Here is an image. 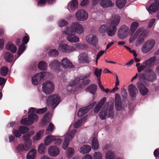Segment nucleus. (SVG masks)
I'll list each match as a JSON object with an SVG mask.
<instances>
[{"label": "nucleus", "instance_id": "36", "mask_svg": "<svg viewBox=\"0 0 159 159\" xmlns=\"http://www.w3.org/2000/svg\"><path fill=\"white\" fill-rule=\"evenodd\" d=\"M91 149V148L90 146L84 145L80 147V151L81 153L83 154H84L89 152Z\"/></svg>", "mask_w": 159, "mask_h": 159}, {"label": "nucleus", "instance_id": "18", "mask_svg": "<svg viewBox=\"0 0 159 159\" xmlns=\"http://www.w3.org/2000/svg\"><path fill=\"white\" fill-rule=\"evenodd\" d=\"M59 66V62L58 60H55L52 61L49 63V66L52 70L59 75V73L62 72L60 69L57 68Z\"/></svg>", "mask_w": 159, "mask_h": 159}, {"label": "nucleus", "instance_id": "47", "mask_svg": "<svg viewBox=\"0 0 159 159\" xmlns=\"http://www.w3.org/2000/svg\"><path fill=\"white\" fill-rule=\"evenodd\" d=\"M68 23L66 20H63L61 19L58 21L57 25L59 27H62L67 25Z\"/></svg>", "mask_w": 159, "mask_h": 159}, {"label": "nucleus", "instance_id": "12", "mask_svg": "<svg viewBox=\"0 0 159 159\" xmlns=\"http://www.w3.org/2000/svg\"><path fill=\"white\" fill-rule=\"evenodd\" d=\"M38 119V117L35 114H30L28 116V118L23 119L20 121L21 124L25 125H29L32 124L33 123L36 121Z\"/></svg>", "mask_w": 159, "mask_h": 159}, {"label": "nucleus", "instance_id": "33", "mask_svg": "<svg viewBox=\"0 0 159 159\" xmlns=\"http://www.w3.org/2000/svg\"><path fill=\"white\" fill-rule=\"evenodd\" d=\"M106 98L105 97L103 98L101 100L99 103L97 104L94 110V113H97L99 111L101 108L106 101Z\"/></svg>", "mask_w": 159, "mask_h": 159}, {"label": "nucleus", "instance_id": "34", "mask_svg": "<svg viewBox=\"0 0 159 159\" xmlns=\"http://www.w3.org/2000/svg\"><path fill=\"white\" fill-rule=\"evenodd\" d=\"M91 146L93 149L97 150L99 148V143L98 139L96 137L93 138L92 140Z\"/></svg>", "mask_w": 159, "mask_h": 159}, {"label": "nucleus", "instance_id": "14", "mask_svg": "<svg viewBox=\"0 0 159 159\" xmlns=\"http://www.w3.org/2000/svg\"><path fill=\"white\" fill-rule=\"evenodd\" d=\"M54 86L53 83L50 81H47L44 82L42 86V89L43 92L46 94H49L52 93L54 89Z\"/></svg>", "mask_w": 159, "mask_h": 159}, {"label": "nucleus", "instance_id": "54", "mask_svg": "<svg viewBox=\"0 0 159 159\" xmlns=\"http://www.w3.org/2000/svg\"><path fill=\"white\" fill-rule=\"evenodd\" d=\"M19 130L21 133L22 134H24L29 131V129L27 127L23 126H20L19 128Z\"/></svg>", "mask_w": 159, "mask_h": 159}, {"label": "nucleus", "instance_id": "60", "mask_svg": "<svg viewBox=\"0 0 159 159\" xmlns=\"http://www.w3.org/2000/svg\"><path fill=\"white\" fill-rule=\"evenodd\" d=\"M31 136L29 134H25L23 136V139L25 141V142H29V141L30 140H31L30 138Z\"/></svg>", "mask_w": 159, "mask_h": 159}, {"label": "nucleus", "instance_id": "46", "mask_svg": "<svg viewBox=\"0 0 159 159\" xmlns=\"http://www.w3.org/2000/svg\"><path fill=\"white\" fill-rule=\"evenodd\" d=\"M13 55L10 52H6L5 56V59L7 62H10L12 61L13 58Z\"/></svg>", "mask_w": 159, "mask_h": 159}, {"label": "nucleus", "instance_id": "20", "mask_svg": "<svg viewBox=\"0 0 159 159\" xmlns=\"http://www.w3.org/2000/svg\"><path fill=\"white\" fill-rule=\"evenodd\" d=\"M86 41L88 44L95 46L98 43V39L95 35L90 34L86 36Z\"/></svg>", "mask_w": 159, "mask_h": 159}, {"label": "nucleus", "instance_id": "61", "mask_svg": "<svg viewBox=\"0 0 159 159\" xmlns=\"http://www.w3.org/2000/svg\"><path fill=\"white\" fill-rule=\"evenodd\" d=\"M89 2V0H83L80 3L82 7H84L87 5Z\"/></svg>", "mask_w": 159, "mask_h": 159}, {"label": "nucleus", "instance_id": "7", "mask_svg": "<svg viewBox=\"0 0 159 159\" xmlns=\"http://www.w3.org/2000/svg\"><path fill=\"white\" fill-rule=\"evenodd\" d=\"M156 74L153 70H150L148 72V76L145 77L144 74H140L139 76V79L140 81L145 82L146 81L152 82L156 80Z\"/></svg>", "mask_w": 159, "mask_h": 159}, {"label": "nucleus", "instance_id": "4", "mask_svg": "<svg viewBox=\"0 0 159 159\" xmlns=\"http://www.w3.org/2000/svg\"><path fill=\"white\" fill-rule=\"evenodd\" d=\"M72 125H70L67 133L64 135V139L62 148L66 149L68 146L69 141L71 140L75 136L76 130L72 129Z\"/></svg>", "mask_w": 159, "mask_h": 159}, {"label": "nucleus", "instance_id": "26", "mask_svg": "<svg viewBox=\"0 0 159 159\" xmlns=\"http://www.w3.org/2000/svg\"><path fill=\"white\" fill-rule=\"evenodd\" d=\"M96 104L95 102H93V103L89 105L88 107H86L80 108L78 112V116L79 117H81L85 114H86L88 111V110L92 106H93Z\"/></svg>", "mask_w": 159, "mask_h": 159}, {"label": "nucleus", "instance_id": "27", "mask_svg": "<svg viewBox=\"0 0 159 159\" xmlns=\"http://www.w3.org/2000/svg\"><path fill=\"white\" fill-rule=\"evenodd\" d=\"M146 9L150 13L154 12L159 9V2L157 1L151 4L148 8Z\"/></svg>", "mask_w": 159, "mask_h": 159}, {"label": "nucleus", "instance_id": "41", "mask_svg": "<svg viewBox=\"0 0 159 159\" xmlns=\"http://www.w3.org/2000/svg\"><path fill=\"white\" fill-rule=\"evenodd\" d=\"M37 151L35 149H32L27 155V159H34L36 155Z\"/></svg>", "mask_w": 159, "mask_h": 159}, {"label": "nucleus", "instance_id": "3", "mask_svg": "<svg viewBox=\"0 0 159 159\" xmlns=\"http://www.w3.org/2000/svg\"><path fill=\"white\" fill-rule=\"evenodd\" d=\"M113 105L108 106L106 104L101 109L99 113V116L102 120L105 119L107 116L112 119L114 117L113 112Z\"/></svg>", "mask_w": 159, "mask_h": 159}, {"label": "nucleus", "instance_id": "45", "mask_svg": "<svg viewBox=\"0 0 159 159\" xmlns=\"http://www.w3.org/2000/svg\"><path fill=\"white\" fill-rule=\"evenodd\" d=\"M8 72V69L6 66L1 67L0 70V74L3 76H6Z\"/></svg>", "mask_w": 159, "mask_h": 159}, {"label": "nucleus", "instance_id": "53", "mask_svg": "<svg viewBox=\"0 0 159 159\" xmlns=\"http://www.w3.org/2000/svg\"><path fill=\"white\" fill-rule=\"evenodd\" d=\"M147 67H148V66L145 61L139 66V67H138V72H141Z\"/></svg>", "mask_w": 159, "mask_h": 159}, {"label": "nucleus", "instance_id": "28", "mask_svg": "<svg viewBox=\"0 0 159 159\" xmlns=\"http://www.w3.org/2000/svg\"><path fill=\"white\" fill-rule=\"evenodd\" d=\"M114 5L111 0H102L100 2V6L103 8L112 7Z\"/></svg>", "mask_w": 159, "mask_h": 159}, {"label": "nucleus", "instance_id": "31", "mask_svg": "<svg viewBox=\"0 0 159 159\" xmlns=\"http://www.w3.org/2000/svg\"><path fill=\"white\" fill-rule=\"evenodd\" d=\"M78 4L77 0H72L68 4V9L70 8L72 11L75 10L77 8Z\"/></svg>", "mask_w": 159, "mask_h": 159}, {"label": "nucleus", "instance_id": "2", "mask_svg": "<svg viewBox=\"0 0 159 159\" xmlns=\"http://www.w3.org/2000/svg\"><path fill=\"white\" fill-rule=\"evenodd\" d=\"M147 34L148 33L144 30L143 28H139L134 34L131 36L129 40V42L130 43H133L136 39H138L136 45L138 46L143 41Z\"/></svg>", "mask_w": 159, "mask_h": 159}, {"label": "nucleus", "instance_id": "21", "mask_svg": "<svg viewBox=\"0 0 159 159\" xmlns=\"http://www.w3.org/2000/svg\"><path fill=\"white\" fill-rule=\"evenodd\" d=\"M47 67V65L44 61H40V80L41 79L46 78L48 75L49 73L45 71Z\"/></svg>", "mask_w": 159, "mask_h": 159}, {"label": "nucleus", "instance_id": "1", "mask_svg": "<svg viewBox=\"0 0 159 159\" xmlns=\"http://www.w3.org/2000/svg\"><path fill=\"white\" fill-rule=\"evenodd\" d=\"M120 20V17L119 15H112L106 24L101 25L99 27V32L103 35L107 34L109 36H113L116 33L117 30V26L119 24Z\"/></svg>", "mask_w": 159, "mask_h": 159}, {"label": "nucleus", "instance_id": "32", "mask_svg": "<svg viewBox=\"0 0 159 159\" xmlns=\"http://www.w3.org/2000/svg\"><path fill=\"white\" fill-rule=\"evenodd\" d=\"M55 140V136L53 135H48L44 139V144L48 145Z\"/></svg>", "mask_w": 159, "mask_h": 159}, {"label": "nucleus", "instance_id": "55", "mask_svg": "<svg viewBox=\"0 0 159 159\" xmlns=\"http://www.w3.org/2000/svg\"><path fill=\"white\" fill-rule=\"evenodd\" d=\"M74 47L76 49L77 48L79 49H84L85 47V45L84 44L78 43L75 44Z\"/></svg>", "mask_w": 159, "mask_h": 159}, {"label": "nucleus", "instance_id": "16", "mask_svg": "<svg viewBox=\"0 0 159 159\" xmlns=\"http://www.w3.org/2000/svg\"><path fill=\"white\" fill-rule=\"evenodd\" d=\"M115 107L117 111H122L124 110L126 105L121 102L120 96L118 93H116L115 97Z\"/></svg>", "mask_w": 159, "mask_h": 159}, {"label": "nucleus", "instance_id": "15", "mask_svg": "<svg viewBox=\"0 0 159 159\" xmlns=\"http://www.w3.org/2000/svg\"><path fill=\"white\" fill-rule=\"evenodd\" d=\"M155 43V41L153 39L147 41L142 47L141 50L142 52L146 53L149 52L154 47Z\"/></svg>", "mask_w": 159, "mask_h": 159}, {"label": "nucleus", "instance_id": "19", "mask_svg": "<svg viewBox=\"0 0 159 159\" xmlns=\"http://www.w3.org/2000/svg\"><path fill=\"white\" fill-rule=\"evenodd\" d=\"M60 66H61L62 67L65 69L73 68L74 66L72 64L71 62L67 58L65 57L63 58L59 62Z\"/></svg>", "mask_w": 159, "mask_h": 159}, {"label": "nucleus", "instance_id": "42", "mask_svg": "<svg viewBox=\"0 0 159 159\" xmlns=\"http://www.w3.org/2000/svg\"><path fill=\"white\" fill-rule=\"evenodd\" d=\"M116 5L119 8H122L125 5L126 3V0H116Z\"/></svg>", "mask_w": 159, "mask_h": 159}, {"label": "nucleus", "instance_id": "9", "mask_svg": "<svg viewBox=\"0 0 159 159\" xmlns=\"http://www.w3.org/2000/svg\"><path fill=\"white\" fill-rule=\"evenodd\" d=\"M93 56H89L88 54L85 52H82L80 53L78 56V60L80 63H88L90 62L93 58H94L95 54H93L91 52Z\"/></svg>", "mask_w": 159, "mask_h": 159}, {"label": "nucleus", "instance_id": "35", "mask_svg": "<svg viewBox=\"0 0 159 159\" xmlns=\"http://www.w3.org/2000/svg\"><path fill=\"white\" fill-rule=\"evenodd\" d=\"M6 48L7 50L11 51L13 53L16 52L17 50L16 46L10 42L7 44Z\"/></svg>", "mask_w": 159, "mask_h": 159}, {"label": "nucleus", "instance_id": "48", "mask_svg": "<svg viewBox=\"0 0 159 159\" xmlns=\"http://www.w3.org/2000/svg\"><path fill=\"white\" fill-rule=\"evenodd\" d=\"M139 25V23L136 22L132 23L130 26V30L132 32H134Z\"/></svg>", "mask_w": 159, "mask_h": 159}, {"label": "nucleus", "instance_id": "49", "mask_svg": "<svg viewBox=\"0 0 159 159\" xmlns=\"http://www.w3.org/2000/svg\"><path fill=\"white\" fill-rule=\"evenodd\" d=\"M102 73V70L98 69V68H96L95 69L94 74L97 78V80H100V76Z\"/></svg>", "mask_w": 159, "mask_h": 159}, {"label": "nucleus", "instance_id": "11", "mask_svg": "<svg viewBox=\"0 0 159 159\" xmlns=\"http://www.w3.org/2000/svg\"><path fill=\"white\" fill-rule=\"evenodd\" d=\"M58 50L64 53H70L76 51L74 47L66 43H60L57 48Z\"/></svg>", "mask_w": 159, "mask_h": 159}, {"label": "nucleus", "instance_id": "52", "mask_svg": "<svg viewBox=\"0 0 159 159\" xmlns=\"http://www.w3.org/2000/svg\"><path fill=\"white\" fill-rule=\"evenodd\" d=\"M93 159H102V155L99 152H96L93 154Z\"/></svg>", "mask_w": 159, "mask_h": 159}, {"label": "nucleus", "instance_id": "6", "mask_svg": "<svg viewBox=\"0 0 159 159\" xmlns=\"http://www.w3.org/2000/svg\"><path fill=\"white\" fill-rule=\"evenodd\" d=\"M66 28L70 30L73 33L78 34H82L84 31L83 26L78 22H73L70 24V26Z\"/></svg>", "mask_w": 159, "mask_h": 159}, {"label": "nucleus", "instance_id": "8", "mask_svg": "<svg viewBox=\"0 0 159 159\" xmlns=\"http://www.w3.org/2000/svg\"><path fill=\"white\" fill-rule=\"evenodd\" d=\"M91 74L90 72H88L84 75L81 76L80 78H76L74 80H71L69 83L67 87V90L69 91H74L73 90L72 86L78 83L80 80H83L89 78Z\"/></svg>", "mask_w": 159, "mask_h": 159}, {"label": "nucleus", "instance_id": "25", "mask_svg": "<svg viewBox=\"0 0 159 159\" xmlns=\"http://www.w3.org/2000/svg\"><path fill=\"white\" fill-rule=\"evenodd\" d=\"M137 86L142 95H146L148 93L149 89L142 83L140 82H138L137 83Z\"/></svg>", "mask_w": 159, "mask_h": 159}, {"label": "nucleus", "instance_id": "22", "mask_svg": "<svg viewBox=\"0 0 159 159\" xmlns=\"http://www.w3.org/2000/svg\"><path fill=\"white\" fill-rule=\"evenodd\" d=\"M29 40V38L27 36H25L22 40V44L20 46L17 53L18 57L26 49L25 44L27 43Z\"/></svg>", "mask_w": 159, "mask_h": 159}, {"label": "nucleus", "instance_id": "58", "mask_svg": "<svg viewBox=\"0 0 159 159\" xmlns=\"http://www.w3.org/2000/svg\"><path fill=\"white\" fill-rule=\"evenodd\" d=\"M47 1L50 4H52L55 2V0H40V5L46 4Z\"/></svg>", "mask_w": 159, "mask_h": 159}, {"label": "nucleus", "instance_id": "13", "mask_svg": "<svg viewBox=\"0 0 159 159\" xmlns=\"http://www.w3.org/2000/svg\"><path fill=\"white\" fill-rule=\"evenodd\" d=\"M75 16L78 21H85L87 20L88 18V13L85 10L81 9L78 10L76 12Z\"/></svg>", "mask_w": 159, "mask_h": 159}, {"label": "nucleus", "instance_id": "62", "mask_svg": "<svg viewBox=\"0 0 159 159\" xmlns=\"http://www.w3.org/2000/svg\"><path fill=\"white\" fill-rule=\"evenodd\" d=\"M105 51H100L98 54L97 55V57L96 59V62L97 63V61L99 58L100 57H101L104 53Z\"/></svg>", "mask_w": 159, "mask_h": 159}, {"label": "nucleus", "instance_id": "51", "mask_svg": "<svg viewBox=\"0 0 159 159\" xmlns=\"http://www.w3.org/2000/svg\"><path fill=\"white\" fill-rule=\"evenodd\" d=\"M58 51L55 49H51L48 53L49 55L51 56H57L58 55Z\"/></svg>", "mask_w": 159, "mask_h": 159}, {"label": "nucleus", "instance_id": "29", "mask_svg": "<svg viewBox=\"0 0 159 159\" xmlns=\"http://www.w3.org/2000/svg\"><path fill=\"white\" fill-rule=\"evenodd\" d=\"M128 89L130 95L133 97H135L138 93L137 89L135 86L133 84H130L129 86Z\"/></svg>", "mask_w": 159, "mask_h": 159}, {"label": "nucleus", "instance_id": "64", "mask_svg": "<svg viewBox=\"0 0 159 159\" xmlns=\"http://www.w3.org/2000/svg\"><path fill=\"white\" fill-rule=\"evenodd\" d=\"M6 80L3 78L2 77H0V85H3V86L4 85Z\"/></svg>", "mask_w": 159, "mask_h": 159}, {"label": "nucleus", "instance_id": "59", "mask_svg": "<svg viewBox=\"0 0 159 159\" xmlns=\"http://www.w3.org/2000/svg\"><path fill=\"white\" fill-rule=\"evenodd\" d=\"M57 137L56 136H55V140H54L55 144L57 145H60L61 144L62 140L60 138L57 139Z\"/></svg>", "mask_w": 159, "mask_h": 159}, {"label": "nucleus", "instance_id": "43", "mask_svg": "<svg viewBox=\"0 0 159 159\" xmlns=\"http://www.w3.org/2000/svg\"><path fill=\"white\" fill-rule=\"evenodd\" d=\"M39 74V73L36 74L35 76L32 78V82L33 84L34 85H37L38 84L40 80Z\"/></svg>", "mask_w": 159, "mask_h": 159}, {"label": "nucleus", "instance_id": "5", "mask_svg": "<svg viewBox=\"0 0 159 159\" xmlns=\"http://www.w3.org/2000/svg\"><path fill=\"white\" fill-rule=\"evenodd\" d=\"M63 34L66 35V39L67 41L71 43L78 42L80 38L75 34V33L66 28H65L63 32Z\"/></svg>", "mask_w": 159, "mask_h": 159}, {"label": "nucleus", "instance_id": "23", "mask_svg": "<svg viewBox=\"0 0 159 159\" xmlns=\"http://www.w3.org/2000/svg\"><path fill=\"white\" fill-rule=\"evenodd\" d=\"M32 140H30L29 142H25L24 145L19 144L16 147V149L18 151H27L31 147L32 144Z\"/></svg>", "mask_w": 159, "mask_h": 159}, {"label": "nucleus", "instance_id": "24", "mask_svg": "<svg viewBox=\"0 0 159 159\" xmlns=\"http://www.w3.org/2000/svg\"><path fill=\"white\" fill-rule=\"evenodd\" d=\"M60 150L59 148L55 146H50L48 150V152L49 155L52 157H55L58 155L60 153Z\"/></svg>", "mask_w": 159, "mask_h": 159}, {"label": "nucleus", "instance_id": "56", "mask_svg": "<svg viewBox=\"0 0 159 159\" xmlns=\"http://www.w3.org/2000/svg\"><path fill=\"white\" fill-rule=\"evenodd\" d=\"M40 109L37 110L35 108L31 107L29 109L28 112L30 114H35L36 113H39Z\"/></svg>", "mask_w": 159, "mask_h": 159}, {"label": "nucleus", "instance_id": "40", "mask_svg": "<svg viewBox=\"0 0 159 159\" xmlns=\"http://www.w3.org/2000/svg\"><path fill=\"white\" fill-rule=\"evenodd\" d=\"M87 119V117L85 116L82 118L80 120H79L75 122L73 124L74 127L75 128H77L81 126V125L85 122Z\"/></svg>", "mask_w": 159, "mask_h": 159}, {"label": "nucleus", "instance_id": "38", "mask_svg": "<svg viewBox=\"0 0 159 159\" xmlns=\"http://www.w3.org/2000/svg\"><path fill=\"white\" fill-rule=\"evenodd\" d=\"M115 154L114 152L111 150H108L107 151L105 155L106 159H115Z\"/></svg>", "mask_w": 159, "mask_h": 159}, {"label": "nucleus", "instance_id": "57", "mask_svg": "<svg viewBox=\"0 0 159 159\" xmlns=\"http://www.w3.org/2000/svg\"><path fill=\"white\" fill-rule=\"evenodd\" d=\"M12 133L14 136L16 137H19L21 136V133L19 130L14 129Z\"/></svg>", "mask_w": 159, "mask_h": 159}, {"label": "nucleus", "instance_id": "63", "mask_svg": "<svg viewBox=\"0 0 159 159\" xmlns=\"http://www.w3.org/2000/svg\"><path fill=\"white\" fill-rule=\"evenodd\" d=\"M155 20L154 19H151L150 21L149 22L148 27L149 28H151L155 23Z\"/></svg>", "mask_w": 159, "mask_h": 159}, {"label": "nucleus", "instance_id": "17", "mask_svg": "<svg viewBox=\"0 0 159 159\" xmlns=\"http://www.w3.org/2000/svg\"><path fill=\"white\" fill-rule=\"evenodd\" d=\"M129 27L126 25L122 26L118 31V35L121 39H123L126 38L129 35Z\"/></svg>", "mask_w": 159, "mask_h": 159}, {"label": "nucleus", "instance_id": "30", "mask_svg": "<svg viewBox=\"0 0 159 159\" xmlns=\"http://www.w3.org/2000/svg\"><path fill=\"white\" fill-rule=\"evenodd\" d=\"M51 116L52 115L50 113L45 114L41 121L42 125H47L50 122Z\"/></svg>", "mask_w": 159, "mask_h": 159}, {"label": "nucleus", "instance_id": "10", "mask_svg": "<svg viewBox=\"0 0 159 159\" xmlns=\"http://www.w3.org/2000/svg\"><path fill=\"white\" fill-rule=\"evenodd\" d=\"M60 102V97L57 94L49 96L47 100V105L48 106H51L54 108Z\"/></svg>", "mask_w": 159, "mask_h": 159}, {"label": "nucleus", "instance_id": "37", "mask_svg": "<svg viewBox=\"0 0 159 159\" xmlns=\"http://www.w3.org/2000/svg\"><path fill=\"white\" fill-rule=\"evenodd\" d=\"M97 86L95 84L90 85L86 89V91L92 94H94L97 89Z\"/></svg>", "mask_w": 159, "mask_h": 159}, {"label": "nucleus", "instance_id": "39", "mask_svg": "<svg viewBox=\"0 0 159 159\" xmlns=\"http://www.w3.org/2000/svg\"><path fill=\"white\" fill-rule=\"evenodd\" d=\"M156 57L155 56H153L145 61L148 66V67H151L154 66V62L156 61Z\"/></svg>", "mask_w": 159, "mask_h": 159}, {"label": "nucleus", "instance_id": "50", "mask_svg": "<svg viewBox=\"0 0 159 159\" xmlns=\"http://www.w3.org/2000/svg\"><path fill=\"white\" fill-rule=\"evenodd\" d=\"M75 152V150L73 148H68L66 152V155L68 157H70L73 155Z\"/></svg>", "mask_w": 159, "mask_h": 159}, {"label": "nucleus", "instance_id": "44", "mask_svg": "<svg viewBox=\"0 0 159 159\" xmlns=\"http://www.w3.org/2000/svg\"><path fill=\"white\" fill-rule=\"evenodd\" d=\"M55 129V127L54 125L52 123H50L47 129L46 134H49L52 133Z\"/></svg>", "mask_w": 159, "mask_h": 159}]
</instances>
